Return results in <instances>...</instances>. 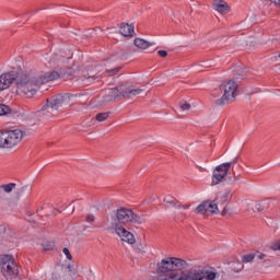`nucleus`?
Segmentation results:
<instances>
[{
	"label": "nucleus",
	"mask_w": 280,
	"mask_h": 280,
	"mask_svg": "<svg viewBox=\"0 0 280 280\" xmlns=\"http://www.w3.org/2000/svg\"><path fill=\"white\" fill-rule=\"evenodd\" d=\"M58 78H60L58 71H50L37 75L21 72L18 74V80L15 82L16 93H19V95H24L25 97H34L38 86H43V84H47V82H52V80H58Z\"/></svg>",
	"instance_id": "nucleus-1"
},
{
	"label": "nucleus",
	"mask_w": 280,
	"mask_h": 280,
	"mask_svg": "<svg viewBox=\"0 0 280 280\" xmlns=\"http://www.w3.org/2000/svg\"><path fill=\"white\" fill-rule=\"evenodd\" d=\"M143 93V89H132L128 81L118 84L117 88L109 89L105 92L104 102H121V100H130Z\"/></svg>",
	"instance_id": "nucleus-2"
},
{
	"label": "nucleus",
	"mask_w": 280,
	"mask_h": 280,
	"mask_svg": "<svg viewBox=\"0 0 280 280\" xmlns=\"http://www.w3.org/2000/svg\"><path fill=\"white\" fill-rule=\"evenodd\" d=\"M222 96L215 101L217 106H226V104H231V102H235V97H237V83L235 81H228L222 83L219 89H215L213 95Z\"/></svg>",
	"instance_id": "nucleus-3"
},
{
	"label": "nucleus",
	"mask_w": 280,
	"mask_h": 280,
	"mask_svg": "<svg viewBox=\"0 0 280 280\" xmlns=\"http://www.w3.org/2000/svg\"><path fill=\"white\" fill-rule=\"evenodd\" d=\"M23 131L21 129L0 130V148L12 150L23 141Z\"/></svg>",
	"instance_id": "nucleus-4"
},
{
	"label": "nucleus",
	"mask_w": 280,
	"mask_h": 280,
	"mask_svg": "<svg viewBox=\"0 0 280 280\" xmlns=\"http://www.w3.org/2000/svg\"><path fill=\"white\" fill-rule=\"evenodd\" d=\"M115 229L119 226V224H143L145 219L136 214L131 209L120 208L115 212Z\"/></svg>",
	"instance_id": "nucleus-5"
},
{
	"label": "nucleus",
	"mask_w": 280,
	"mask_h": 280,
	"mask_svg": "<svg viewBox=\"0 0 280 280\" xmlns=\"http://www.w3.org/2000/svg\"><path fill=\"white\" fill-rule=\"evenodd\" d=\"M77 95H73L71 93L57 94L46 101V105L42 107V110H45L46 108L58 110V108L69 106L71 104V98Z\"/></svg>",
	"instance_id": "nucleus-6"
},
{
	"label": "nucleus",
	"mask_w": 280,
	"mask_h": 280,
	"mask_svg": "<svg viewBox=\"0 0 280 280\" xmlns=\"http://www.w3.org/2000/svg\"><path fill=\"white\" fill-rule=\"evenodd\" d=\"M1 268L4 277H19V267L12 255H4L1 258Z\"/></svg>",
	"instance_id": "nucleus-7"
},
{
	"label": "nucleus",
	"mask_w": 280,
	"mask_h": 280,
	"mask_svg": "<svg viewBox=\"0 0 280 280\" xmlns=\"http://www.w3.org/2000/svg\"><path fill=\"white\" fill-rule=\"evenodd\" d=\"M220 275L215 272V269L211 267H206L200 270H195L186 280H217Z\"/></svg>",
	"instance_id": "nucleus-8"
},
{
	"label": "nucleus",
	"mask_w": 280,
	"mask_h": 280,
	"mask_svg": "<svg viewBox=\"0 0 280 280\" xmlns=\"http://www.w3.org/2000/svg\"><path fill=\"white\" fill-rule=\"evenodd\" d=\"M229 170H231V163L218 165L212 174V185H220V183L226 178Z\"/></svg>",
	"instance_id": "nucleus-9"
},
{
	"label": "nucleus",
	"mask_w": 280,
	"mask_h": 280,
	"mask_svg": "<svg viewBox=\"0 0 280 280\" xmlns=\"http://www.w3.org/2000/svg\"><path fill=\"white\" fill-rule=\"evenodd\" d=\"M19 78V72L9 71L4 72L0 75V91H5V89H10L14 82H16Z\"/></svg>",
	"instance_id": "nucleus-10"
},
{
	"label": "nucleus",
	"mask_w": 280,
	"mask_h": 280,
	"mask_svg": "<svg viewBox=\"0 0 280 280\" xmlns=\"http://www.w3.org/2000/svg\"><path fill=\"white\" fill-rule=\"evenodd\" d=\"M219 202L215 201H203L197 207V212L202 215H213V213H220L218 209Z\"/></svg>",
	"instance_id": "nucleus-11"
},
{
	"label": "nucleus",
	"mask_w": 280,
	"mask_h": 280,
	"mask_svg": "<svg viewBox=\"0 0 280 280\" xmlns=\"http://www.w3.org/2000/svg\"><path fill=\"white\" fill-rule=\"evenodd\" d=\"M116 233L119 237L122 238V242H127V244H135V235L130 233L125 228L116 225Z\"/></svg>",
	"instance_id": "nucleus-12"
},
{
	"label": "nucleus",
	"mask_w": 280,
	"mask_h": 280,
	"mask_svg": "<svg viewBox=\"0 0 280 280\" xmlns=\"http://www.w3.org/2000/svg\"><path fill=\"white\" fill-rule=\"evenodd\" d=\"M212 5L220 14H228V12H231V7H229V3L224 0H213Z\"/></svg>",
	"instance_id": "nucleus-13"
},
{
	"label": "nucleus",
	"mask_w": 280,
	"mask_h": 280,
	"mask_svg": "<svg viewBox=\"0 0 280 280\" xmlns=\"http://www.w3.org/2000/svg\"><path fill=\"white\" fill-rule=\"evenodd\" d=\"M272 207H275V200L264 199L256 203L255 209L258 211H268V209H272Z\"/></svg>",
	"instance_id": "nucleus-14"
},
{
	"label": "nucleus",
	"mask_w": 280,
	"mask_h": 280,
	"mask_svg": "<svg viewBox=\"0 0 280 280\" xmlns=\"http://www.w3.org/2000/svg\"><path fill=\"white\" fill-rule=\"evenodd\" d=\"M119 33L125 37L132 36L135 34V26L129 24H121Z\"/></svg>",
	"instance_id": "nucleus-15"
},
{
	"label": "nucleus",
	"mask_w": 280,
	"mask_h": 280,
	"mask_svg": "<svg viewBox=\"0 0 280 280\" xmlns=\"http://www.w3.org/2000/svg\"><path fill=\"white\" fill-rule=\"evenodd\" d=\"M164 202H166L165 205L166 209H170V207H174L175 209H180V201L176 200V198L174 197L164 198Z\"/></svg>",
	"instance_id": "nucleus-16"
},
{
	"label": "nucleus",
	"mask_w": 280,
	"mask_h": 280,
	"mask_svg": "<svg viewBox=\"0 0 280 280\" xmlns=\"http://www.w3.org/2000/svg\"><path fill=\"white\" fill-rule=\"evenodd\" d=\"M229 198H231V189H225L224 191L220 192L218 196V202L221 205H224L229 201Z\"/></svg>",
	"instance_id": "nucleus-17"
},
{
	"label": "nucleus",
	"mask_w": 280,
	"mask_h": 280,
	"mask_svg": "<svg viewBox=\"0 0 280 280\" xmlns=\"http://www.w3.org/2000/svg\"><path fill=\"white\" fill-rule=\"evenodd\" d=\"M133 45L138 47V49H148V47H150L152 44L145 39L136 38Z\"/></svg>",
	"instance_id": "nucleus-18"
},
{
	"label": "nucleus",
	"mask_w": 280,
	"mask_h": 280,
	"mask_svg": "<svg viewBox=\"0 0 280 280\" xmlns=\"http://www.w3.org/2000/svg\"><path fill=\"white\" fill-rule=\"evenodd\" d=\"M0 189H3L5 194H12V190L16 189V184L14 183L3 184V185H0Z\"/></svg>",
	"instance_id": "nucleus-19"
},
{
	"label": "nucleus",
	"mask_w": 280,
	"mask_h": 280,
	"mask_svg": "<svg viewBox=\"0 0 280 280\" xmlns=\"http://www.w3.org/2000/svg\"><path fill=\"white\" fill-rule=\"evenodd\" d=\"M255 258H256V253L246 254L242 257V262L243 264H253V261H255Z\"/></svg>",
	"instance_id": "nucleus-20"
},
{
	"label": "nucleus",
	"mask_w": 280,
	"mask_h": 280,
	"mask_svg": "<svg viewBox=\"0 0 280 280\" xmlns=\"http://www.w3.org/2000/svg\"><path fill=\"white\" fill-rule=\"evenodd\" d=\"M43 250H54L56 243L54 241H46L42 243Z\"/></svg>",
	"instance_id": "nucleus-21"
},
{
	"label": "nucleus",
	"mask_w": 280,
	"mask_h": 280,
	"mask_svg": "<svg viewBox=\"0 0 280 280\" xmlns=\"http://www.w3.org/2000/svg\"><path fill=\"white\" fill-rule=\"evenodd\" d=\"M82 82H84V80H88V84H91V82H95V80H97V75H90V74H84L83 77H81Z\"/></svg>",
	"instance_id": "nucleus-22"
},
{
	"label": "nucleus",
	"mask_w": 280,
	"mask_h": 280,
	"mask_svg": "<svg viewBox=\"0 0 280 280\" xmlns=\"http://www.w3.org/2000/svg\"><path fill=\"white\" fill-rule=\"evenodd\" d=\"M262 265L265 268H271V266H275V260L270 258V256H267V259L264 260Z\"/></svg>",
	"instance_id": "nucleus-23"
},
{
	"label": "nucleus",
	"mask_w": 280,
	"mask_h": 280,
	"mask_svg": "<svg viewBox=\"0 0 280 280\" xmlns=\"http://www.w3.org/2000/svg\"><path fill=\"white\" fill-rule=\"evenodd\" d=\"M10 113V106L0 104V116L8 115Z\"/></svg>",
	"instance_id": "nucleus-24"
},
{
	"label": "nucleus",
	"mask_w": 280,
	"mask_h": 280,
	"mask_svg": "<svg viewBox=\"0 0 280 280\" xmlns=\"http://www.w3.org/2000/svg\"><path fill=\"white\" fill-rule=\"evenodd\" d=\"M109 113H100L96 115V121H106L108 119Z\"/></svg>",
	"instance_id": "nucleus-25"
},
{
	"label": "nucleus",
	"mask_w": 280,
	"mask_h": 280,
	"mask_svg": "<svg viewBox=\"0 0 280 280\" xmlns=\"http://www.w3.org/2000/svg\"><path fill=\"white\" fill-rule=\"evenodd\" d=\"M120 71H121V67H116L114 69L106 70V73H108V75H117V73Z\"/></svg>",
	"instance_id": "nucleus-26"
},
{
	"label": "nucleus",
	"mask_w": 280,
	"mask_h": 280,
	"mask_svg": "<svg viewBox=\"0 0 280 280\" xmlns=\"http://www.w3.org/2000/svg\"><path fill=\"white\" fill-rule=\"evenodd\" d=\"M267 257H268V255L256 252V259H258L259 261H262V264H264V261H266Z\"/></svg>",
	"instance_id": "nucleus-27"
},
{
	"label": "nucleus",
	"mask_w": 280,
	"mask_h": 280,
	"mask_svg": "<svg viewBox=\"0 0 280 280\" xmlns=\"http://www.w3.org/2000/svg\"><path fill=\"white\" fill-rule=\"evenodd\" d=\"M63 255H66L67 259H69V261H71V259H73V256L71 255V252L69 250V248L63 247L62 249Z\"/></svg>",
	"instance_id": "nucleus-28"
},
{
	"label": "nucleus",
	"mask_w": 280,
	"mask_h": 280,
	"mask_svg": "<svg viewBox=\"0 0 280 280\" xmlns=\"http://www.w3.org/2000/svg\"><path fill=\"white\" fill-rule=\"evenodd\" d=\"M85 222H89V223L95 222V215L93 214L85 215Z\"/></svg>",
	"instance_id": "nucleus-29"
},
{
	"label": "nucleus",
	"mask_w": 280,
	"mask_h": 280,
	"mask_svg": "<svg viewBox=\"0 0 280 280\" xmlns=\"http://www.w3.org/2000/svg\"><path fill=\"white\" fill-rule=\"evenodd\" d=\"M182 110H189L191 108V105L189 103H184L180 105Z\"/></svg>",
	"instance_id": "nucleus-30"
},
{
	"label": "nucleus",
	"mask_w": 280,
	"mask_h": 280,
	"mask_svg": "<svg viewBox=\"0 0 280 280\" xmlns=\"http://www.w3.org/2000/svg\"><path fill=\"white\" fill-rule=\"evenodd\" d=\"M158 56H160L161 58H167V52L166 50H159Z\"/></svg>",
	"instance_id": "nucleus-31"
},
{
	"label": "nucleus",
	"mask_w": 280,
	"mask_h": 280,
	"mask_svg": "<svg viewBox=\"0 0 280 280\" xmlns=\"http://www.w3.org/2000/svg\"><path fill=\"white\" fill-rule=\"evenodd\" d=\"M233 176H234L233 183H237V180H240L241 178V175H237L235 172H233Z\"/></svg>",
	"instance_id": "nucleus-32"
},
{
	"label": "nucleus",
	"mask_w": 280,
	"mask_h": 280,
	"mask_svg": "<svg viewBox=\"0 0 280 280\" xmlns=\"http://www.w3.org/2000/svg\"><path fill=\"white\" fill-rule=\"evenodd\" d=\"M68 270L69 272H75V267H73V265H68Z\"/></svg>",
	"instance_id": "nucleus-33"
},
{
	"label": "nucleus",
	"mask_w": 280,
	"mask_h": 280,
	"mask_svg": "<svg viewBox=\"0 0 280 280\" xmlns=\"http://www.w3.org/2000/svg\"><path fill=\"white\" fill-rule=\"evenodd\" d=\"M275 250H280V241L273 245Z\"/></svg>",
	"instance_id": "nucleus-34"
},
{
	"label": "nucleus",
	"mask_w": 280,
	"mask_h": 280,
	"mask_svg": "<svg viewBox=\"0 0 280 280\" xmlns=\"http://www.w3.org/2000/svg\"><path fill=\"white\" fill-rule=\"evenodd\" d=\"M276 5H280V0H271Z\"/></svg>",
	"instance_id": "nucleus-35"
},
{
	"label": "nucleus",
	"mask_w": 280,
	"mask_h": 280,
	"mask_svg": "<svg viewBox=\"0 0 280 280\" xmlns=\"http://www.w3.org/2000/svg\"><path fill=\"white\" fill-rule=\"evenodd\" d=\"M231 163V165H235V163H237V158H235L232 162H228Z\"/></svg>",
	"instance_id": "nucleus-36"
},
{
	"label": "nucleus",
	"mask_w": 280,
	"mask_h": 280,
	"mask_svg": "<svg viewBox=\"0 0 280 280\" xmlns=\"http://www.w3.org/2000/svg\"><path fill=\"white\" fill-rule=\"evenodd\" d=\"M180 208L182 209H189V205H183V206L180 205Z\"/></svg>",
	"instance_id": "nucleus-37"
},
{
	"label": "nucleus",
	"mask_w": 280,
	"mask_h": 280,
	"mask_svg": "<svg viewBox=\"0 0 280 280\" xmlns=\"http://www.w3.org/2000/svg\"><path fill=\"white\" fill-rule=\"evenodd\" d=\"M222 215H226V206L223 207Z\"/></svg>",
	"instance_id": "nucleus-38"
},
{
	"label": "nucleus",
	"mask_w": 280,
	"mask_h": 280,
	"mask_svg": "<svg viewBox=\"0 0 280 280\" xmlns=\"http://www.w3.org/2000/svg\"><path fill=\"white\" fill-rule=\"evenodd\" d=\"M23 191H25V187H21V188L19 189V192H20V194H23Z\"/></svg>",
	"instance_id": "nucleus-39"
},
{
	"label": "nucleus",
	"mask_w": 280,
	"mask_h": 280,
	"mask_svg": "<svg viewBox=\"0 0 280 280\" xmlns=\"http://www.w3.org/2000/svg\"><path fill=\"white\" fill-rule=\"evenodd\" d=\"M243 269H244V265H242L241 268L236 270V272H240Z\"/></svg>",
	"instance_id": "nucleus-40"
},
{
	"label": "nucleus",
	"mask_w": 280,
	"mask_h": 280,
	"mask_svg": "<svg viewBox=\"0 0 280 280\" xmlns=\"http://www.w3.org/2000/svg\"><path fill=\"white\" fill-rule=\"evenodd\" d=\"M140 253L144 254V253H145V250H143V249H140Z\"/></svg>",
	"instance_id": "nucleus-41"
}]
</instances>
